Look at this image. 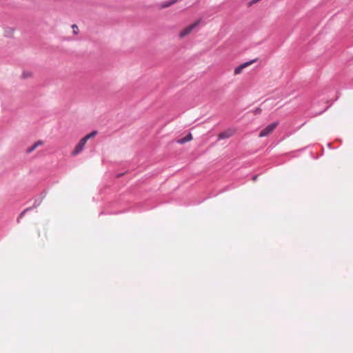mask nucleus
Returning <instances> with one entry per match:
<instances>
[{"instance_id":"nucleus-11","label":"nucleus","mask_w":353,"mask_h":353,"mask_svg":"<svg viewBox=\"0 0 353 353\" xmlns=\"http://www.w3.org/2000/svg\"><path fill=\"white\" fill-rule=\"evenodd\" d=\"M261 0H252L248 3V6H252V5L259 2Z\"/></svg>"},{"instance_id":"nucleus-4","label":"nucleus","mask_w":353,"mask_h":353,"mask_svg":"<svg viewBox=\"0 0 353 353\" xmlns=\"http://www.w3.org/2000/svg\"><path fill=\"white\" fill-rule=\"evenodd\" d=\"M85 143H86V141L82 138L79 141V143L76 145L74 149L71 152V155L72 156H77V154L81 153L83 151V148L85 147Z\"/></svg>"},{"instance_id":"nucleus-13","label":"nucleus","mask_w":353,"mask_h":353,"mask_svg":"<svg viewBox=\"0 0 353 353\" xmlns=\"http://www.w3.org/2000/svg\"><path fill=\"white\" fill-rule=\"evenodd\" d=\"M261 112V110L259 108H257L256 110H255V113H259Z\"/></svg>"},{"instance_id":"nucleus-10","label":"nucleus","mask_w":353,"mask_h":353,"mask_svg":"<svg viewBox=\"0 0 353 353\" xmlns=\"http://www.w3.org/2000/svg\"><path fill=\"white\" fill-rule=\"evenodd\" d=\"M73 33L77 35L79 33V28L76 24H73L71 26Z\"/></svg>"},{"instance_id":"nucleus-7","label":"nucleus","mask_w":353,"mask_h":353,"mask_svg":"<svg viewBox=\"0 0 353 353\" xmlns=\"http://www.w3.org/2000/svg\"><path fill=\"white\" fill-rule=\"evenodd\" d=\"M43 144V142L42 141H38L36 143H34L31 147L28 148L27 149L28 153H31L33 152L37 147L42 145Z\"/></svg>"},{"instance_id":"nucleus-1","label":"nucleus","mask_w":353,"mask_h":353,"mask_svg":"<svg viewBox=\"0 0 353 353\" xmlns=\"http://www.w3.org/2000/svg\"><path fill=\"white\" fill-rule=\"evenodd\" d=\"M201 19H198L196 21H194L193 23H192L190 26H188L187 27L184 28L183 30H181L179 32V37L180 39H183L185 37L188 36L191 34V32L193 31V30L201 23Z\"/></svg>"},{"instance_id":"nucleus-2","label":"nucleus","mask_w":353,"mask_h":353,"mask_svg":"<svg viewBox=\"0 0 353 353\" xmlns=\"http://www.w3.org/2000/svg\"><path fill=\"white\" fill-rule=\"evenodd\" d=\"M277 125L278 123L276 122L270 124L260 132L259 137H264L270 135L275 130Z\"/></svg>"},{"instance_id":"nucleus-3","label":"nucleus","mask_w":353,"mask_h":353,"mask_svg":"<svg viewBox=\"0 0 353 353\" xmlns=\"http://www.w3.org/2000/svg\"><path fill=\"white\" fill-rule=\"evenodd\" d=\"M256 61V59H253V60H251L250 61H248V62H245V63H243L239 65V66H237V67H236L234 68V75L240 74L245 68H246L248 66L251 65L252 64H253Z\"/></svg>"},{"instance_id":"nucleus-14","label":"nucleus","mask_w":353,"mask_h":353,"mask_svg":"<svg viewBox=\"0 0 353 353\" xmlns=\"http://www.w3.org/2000/svg\"><path fill=\"white\" fill-rule=\"evenodd\" d=\"M253 180H256V176L253 178Z\"/></svg>"},{"instance_id":"nucleus-6","label":"nucleus","mask_w":353,"mask_h":353,"mask_svg":"<svg viewBox=\"0 0 353 353\" xmlns=\"http://www.w3.org/2000/svg\"><path fill=\"white\" fill-rule=\"evenodd\" d=\"M193 139L192 135L191 133H188L185 137L178 139L176 142L179 144H184L187 142H189Z\"/></svg>"},{"instance_id":"nucleus-9","label":"nucleus","mask_w":353,"mask_h":353,"mask_svg":"<svg viewBox=\"0 0 353 353\" xmlns=\"http://www.w3.org/2000/svg\"><path fill=\"white\" fill-rule=\"evenodd\" d=\"M178 0H171V1H169L166 3H165L164 4H162L161 5V8H168V7H170V6L174 4L175 3L177 2Z\"/></svg>"},{"instance_id":"nucleus-8","label":"nucleus","mask_w":353,"mask_h":353,"mask_svg":"<svg viewBox=\"0 0 353 353\" xmlns=\"http://www.w3.org/2000/svg\"><path fill=\"white\" fill-rule=\"evenodd\" d=\"M97 131H92V132L88 134L84 137H83V139L87 142L88 139L93 138L97 134Z\"/></svg>"},{"instance_id":"nucleus-5","label":"nucleus","mask_w":353,"mask_h":353,"mask_svg":"<svg viewBox=\"0 0 353 353\" xmlns=\"http://www.w3.org/2000/svg\"><path fill=\"white\" fill-rule=\"evenodd\" d=\"M234 134V130L228 129L219 134L218 139H225L230 138Z\"/></svg>"},{"instance_id":"nucleus-12","label":"nucleus","mask_w":353,"mask_h":353,"mask_svg":"<svg viewBox=\"0 0 353 353\" xmlns=\"http://www.w3.org/2000/svg\"><path fill=\"white\" fill-rule=\"evenodd\" d=\"M8 32L10 34H12L14 33V30L12 28H10L9 29V31Z\"/></svg>"}]
</instances>
